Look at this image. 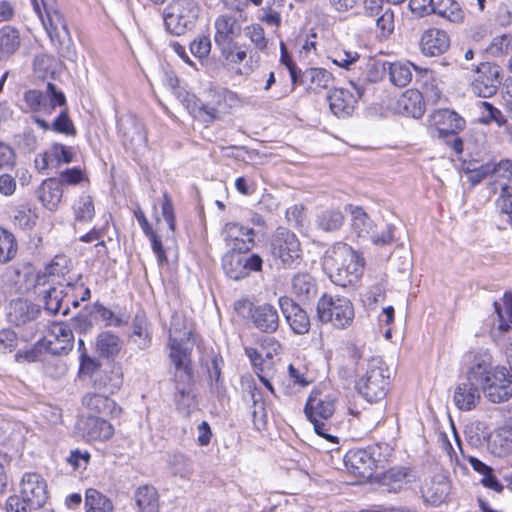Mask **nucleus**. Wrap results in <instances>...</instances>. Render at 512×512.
I'll return each instance as SVG.
<instances>
[{"mask_svg":"<svg viewBox=\"0 0 512 512\" xmlns=\"http://www.w3.org/2000/svg\"><path fill=\"white\" fill-rule=\"evenodd\" d=\"M470 377H476L480 389L492 403L506 402L512 397V375L506 367L494 366L489 353L475 355Z\"/></svg>","mask_w":512,"mask_h":512,"instance_id":"nucleus-1","label":"nucleus"},{"mask_svg":"<svg viewBox=\"0 0 512 512\" xmlns=\"http://www.w3.org/2000/svg\"><path fill=\"white\" fill-rule=\"evenodd\" d=\"M329 58L334 64L353 71L349 83L361 98L367 84L380 81L386 71V63L367 56H360L356 51L335 50Z\"/></svg>","mask_w":512,"mask_h":512,"instance_id":"nucleus-2","label":"nucleus"},{"mask_svg":"<svg viewBox=\"0 0 512 512\" xmlns=\"http://www.w3.org/2000/svg\"><path fill=\"white\" fill-rule=\"evenodd\" d=\"M323 266L332 282L346 287L360 278L364 260L352 247L339 242L327 250Z\"/></svg>","mask_w":512,"mask_h":512,"instance_id":"nucleus-3","label":"nucleus"},{"mask_svg":"<svg viewBox=\"0 0 512 512\" xmlns=\"http://www.w3.org/2000/svg\"><path fill=\"white\" fill-rule=\"evenodd\" d=\"M390 372L388 367L378 358L371 359L366 372L356 381L355 388L368 402L382 400L388 392Z\"/></svg>","mask_w":512,"mask_h":512,"instance_id":"nucleus-4","label":"nucleus"},{"mask_svg":"<svg viewBox=\"0 0 512 512\" xmlns=\"http://www.w3.org/2000/svg\"><path fill=\"white\" fill-rule=\"evenodd\" d=\"M317 318L322 323H330L337 329L349 327L355 317L354 307L349 298L323 294L317 302Z\"/></svg>","mask_w":512,"mask_h":512,"instance_id":"nucleus-5","label":"nucleus"},{"mask_svg":"<svg viewBox=\"0 0 512 512\" xmlns=\"http://www.w3.org/2000/svg\"><path fill=\"white\" fill-rule=\"evenodd\" d=\"M41 20L57 54L62 58L74 61L76 50L67 21L62 13L57 10H49L46 11L45 17H41Z\"/></svg>","mask_w":512,"mask_h":512,"instance_id":"nucleus-6","label":"nucleus"},{"mask_svg":"<svg viewBox=\"0 0 512 512\" xmlns=\"http://www.w3.org/2000/svg\"><path fill=\"white\" fill-rule=\"evenodd\" d=\"M200 12L195 0H173L165 9L164 23L167 31L180 36L190 30Z\"/></svg>","mask_w":512,"mask_h":512,"instance_id":"nucleus-7","label":"nucleus"},{"mask_svg":"<svg viewBox=\"0 0 512 512\" xmlns=\"http://www.w3.org/2000/svg\"><path fill=\"white\" fill-rule=\"evenodd\" d=\"M336 398L333 395L323 393L320 390L311 392L306 406L305 414L311 423L314 425L315 432L325 438L331 439L328 434V428L324 421L328 420L335 411Z\"/></svg>","mask_w":512,"mask_h":512,"instance_id":"nucleus-8","label":"nucleus"},{"mask_svg":"<svg viewBox=\"0 0 512 512\" xmlns=\"http://www.w3.org/2000/svg\"><path fill=\"white\" fill-rule=\"evenodd\" d=\"M24 112H43L51 115L56 107L66 106L64 93L55 84L48 82L46 92L37 89H30L24 93Z\"/></svg>","mask_w":512,"mask_h":512,"instance_id":"nucleus-9","label":"nucleus"},{"mask_svg":"<svg viewBox=\"0 0 512 512\" xmlns=\"http://www.w3.org/2000/svg\"><path fill=\"white\" fill-rule=\"evenodd\" d=\"M463 69L475 72L471 82L472 92L483 98H489L496 94L500 80V67L491 62H482L478 65L461 64Z\"/></svg>","mask_w":512,"mask_h":512,"instance_id":"nucleus-10","label":"nucleus"},{"mask_svg":"<svg viewBox=\"0 0 512 512\" xmlns=\"http://www.w3.org/2000/svg\"><path fill=\"white\" fill-rule=\"evenodd\" d=\"M352 216V229L358 237H368L375 245H387L393 241V227L385 225L377 231L376 224L368 214L359 206H348Z\"/></svg>","mask_w":512,"mask_h":512,"instance_id":"nucleus-11","label":"nucleus"},{"mask_svg":"<svg viewBox=\"0 0 512 512\" xmlns=\"http://www.w3.org/2000/svg\"><path fill=\"white\" fill-rule=\"evenodd\" d=\"M271 253L284 266L292 267L300 261V242L293 232L278 228L271 239Z\"/></svg>","mask_w":512,"mask_h":512,"instance_id":"nucleus-12","label":"nucleus"},{"mask_svg":"<svg viewBox=\"0 0 512 512\" xmlns=\"http://www.w3.org/2000/svg\"><path fill=\"white\" fill-rule=\"evenodd\" d=\"M243 252L230 251L222 259V266L226 275L233 280L243 279L253 271L262 269V258L258 254L245 256Z\"/></svg>","mask_w":512,"mask_h":512,"instance_id":"nucleus-13","label":"nucleus"},{"mask_svg":"<svg viewBox=\"0 0 512 512\" xmlns=\"http://www.w3.org/2000/svg\"><path fill=\"white\" fill-rule=\"evenodd\" d=\"M441 92L431 86L425 89L424 95L418 90H407L397 100V109L400 113L413 118H420L425 112L424 97L432 102L438 101Z\"/></svg>","mask_w":512,"mask_h":512,"instance_id":"nucleus-14","label":"nucleus"},{"mask_svg":"<svg viewBox=\"0 0 512 512\" xmlns=\"http://www.w3.org/2000/svg\"><path fill=\"white\" fill-rule=\"evenodd\" d=\"M222 236L226 245L231 250L247 252L255 244L254 238L256 233L252 228L245 227L236 222H230L224 226Z\"/></svg>","mask_w":512,"mask_h":512,"instance_id":"nucleus-15","label":"nucleus"},{"mask_svg":"<svg viewBox=\"0 0 512 512\" xmlns=\"http://www.w3.org/2000/svg\"><path fill=\"white\" fill-rule=\"evenodd\" d=\"M123 145L137 152L146 145V133L142 123L133 115L124 116L118 121Z\"/></svg>","mask_w":512,"mask_h":512,"instance_id":"nucleus-16","label":"nucleus"},{"mask_svg":"<svg viewBox=\"0 0 512 512\" xmlns=\"http://www.w3.org/2000/svg\"><path fill=\"white\" fill-rule=\"evenodd\" d=\"M20 486V494L34 510L43 507L48 498V492L46 482L39 474H24Z\"/></svg>","mask_w":512,"mask_h":512,"instance_id":"nucleus-17","label":"nucleus"},{"mask_svg":"<svg viewBox=\"0 0 512 512\" xmlns=\"http://www.w3.org/2000/svg\"><path fill=\"white\" fill-rule=\"evenodd\" d=\"M215 44L221 48L236 42V39L241 36L242 25L241 21L236 15L221 14L214 22Z\"/></svg>","mask_w":512,"mask_h":512,"instance_id":"nucleus-18","label":"nucleus"},{"mask_svg":"<svg viewBox=\"0 0 512 512\" xmlns=\"http://www.w3.org/2000/svg\"><path fill=\"white\" fill-rule=\"evenodd\" d=\"M430 127L438 138L453 136L465 127V120L449 109H439L430 116Z\"/></svg>","mask_w":512,"mask_h":512,"instance_id":"nucleus-19","label":"nucleus"},{"mask_svg":"<svg viewBox=\"0 0 512 512\" xmlns=\"http://www.w3.org/2000/svg\"><path fill=\"white\" fill-rule=\"evenodd\" d=\"M278 303L282 314L295 334L303 335L309 332L310 318L298 303L287 296L280 297Z\"/></svg>","mask_w":512,"mask_h":512,"instance_id":"nucleus-20","label":"nucleus"},{"mask_svg":"<svg viewBox=\"0 0 512 512\" xmlns=\"http://www.w3.org/2000/svg\"><path fill=\"white\" fill-rule=\"evenodd\" d=\"M476 382V377H470V368L466 373V378L457 384L454 390L453 402L456 407L462 411H470L479 404L481 395Z\"/></svg>","mask_w":512,"mask_h":512,"instance_id":"nucleus-21","label":"nucleus"},{"mask_svg":"<svg viewBox=\"0 0 512 512\" xmlns=\"http://www.w3.org/2000/svg\"><path fill=\"white\" fill-rule=\"evenodd\" d=\"M348 471L361 479H370L376 467V460L367 449L350 450L345 456Z\"/></svg>","mask_w":512,"mask_h":512,"instance_id":"nucleus-22","label":"nucleus"},{"mask_svg":"<svg viewBox=\"0 0 512 512\" xmlns=\"http://www.w3.org/2000/svg\"><path fill=\"white\" fill-rule=\"evenodd\" d=\"M175 401L179 409H187L193 404L192 367L174 370Z\"/></svg>","mask_w":512,"mask_h":512,"instance_id":"nucleus-23","label":"nucleus"},{"mask_svg":"<svg viewBox=\"0 0 512 512\" xmlns=\"http://www.w3.org/2000/svg\"><path fill=\"white\" fill-rule=\"evenodd\" d=\"M450 46L449 35L441 29L431 28L426 30L420 38L421 52L427 56L441 55Z\"/></svg>","mask_w":512,"mask_h":512,"instance_id":"nucleus-24","label":"nucleus"},{"mask_svg":"<svg viewBox=\"0 0 512 512\" xmlns=\"http://www.w3.org/2000/svg\"><path fill=\"white\" fill-rule=\"evenodd\" d=\"M52 339L47 340V350L53 355H66L72 349L74 336L71 328L64 323H56L51 328Z\"/></svg>","mask_w":512,"mask_h":512,"instance_id":"nucleus-25","label":"nucleus"},{"mask_svg":"<svg viewBox=\"0 0 512 512\" xmlns=\"http://www.w3.org/2000/svg\"><path fill=\"white\" fill-rule=\"evenodd\" d=\"M251 322L259 331L272 334L276 332L279 327L280 320L278 311L269 303L256 305L253 310Z\"/></svg>","mask_w":512,"mask_h":512,"instance_id":"nucleus-26","label":"nucleus"},{"mask_svg":"<svg viewBox=\"0 0 512 512\" xmlns=\"http://www.w3.org/2000/svg\"><path fill=\"white\" fill-rule=\"evenodd\" d=\"M198 116L205 122H212L227 113V104L222 94L209 91L206 100H198Z\"/></svg>","mask_w":512,"mask_h":512,"instance_id":"nucleus-27","label":"nucleus"},{"mask_svg":"<svg viewBox=\"0 0 512 512\" xmlns=\"http://www.w3.org/2000/svg\"><path fill=\"white\" fill-rule=\"evenodd\" d=\"M357 98L358 96H354L352 92L344 88L333 89L327 97L332 113L339 118L350 116L353 113Z\"/></svg>","mask_w":512,"mask_h":512,"instance_id":"nucleus-28","label":"nucleus"},{"mask_svg":"<svg viewBox=\"0 0 512 512\" xmlns=\"http://www.w3.org/2000/svg\"><path fill=\"white\" fill-rule=\"evenodd\" d=\"M39 313L40 308L38 305L18 298L10 302L8 320L12 324L20 326L35 320Z\"/></svg>","mask_w":512,"mask_h":512,"instance_id":"nucleus-29","label":"nucleus"},{"mask_svg":"<svg viewBox=\"0 0 512 512\" xmlns=\"http://www.w3.org/2000/svg\"><path fill=\"white\" fill-rule=\"evenodd\" d=\"M22 42L20 31L11 25L0 28V62L6 61L20 48Z\"/></svg>","mask_w":512,"mask_h":512,"instance_id":"nucleus-30","label":"nucleus"},{"mask_svg":"<svg viewBox=\"0 0 512 512\" xmlns=\"http://www.w3.org/2000/svg\"><path fill=\"white\" fill-rule=\"evenodd\" d=\"M421 493L427 503L435 506L439 505L449 493V483L444 477L432 478L424 482Z\"/></svg>","mask_w":512,"mask_h":512,"instance_id":"nucleus-31","label":"nucleus"},{"mask_svg":"<svg viewBox=\"0 0 512 512\" xmlns=\"http://www.w3.org/2000/svg\"><path fill=\"white\" fill-rule=\"evenodd\" d=\"M62 193L61 182L56 178H49L44 180L39 187L38 198L44 207L54 211L61 202Z\"/></svg>","mask_w":512,"mask_h":512,"instance_id":"nucleus-32","label":"nucleus"},{"mask_svg":"<svg viewBox=\"0 0 512 512\" xmlns=\"http://www.w3.org/2000/svg\"><path fill=\"white\" fill-rule=\"evenodd\" d=\"M82 403L87 409L94 413L116 415L120 412V408L117 407L114 400L100 393L86 394L82 399Z\"/></svg>","mask_w":512,"mask_h":512,"instance_id":"nucleus-33","label":"nucleus"},{"mask_svg":"<svg viewBox=\"0 0 512 512\" xmlns=\"http://www.w3.org/2000/svg\"><path fill=\"white\" fill-rule=\"evenodd\" d=\"M134 501L139 512H159V494L151 485L138 487L134 493Z\"/></svg>","mask_w":512,"mask_h":512,"instance_id":"nucleus-34","label":"nucleus"},{"mask_svg":"<svg viewBox=\"0 0 512 512\" xmlns=\"http://www.w3.org/2000/svg\"><path fill=\"white\" fill-rule=\"evenodd\" d=\"M292 290L299 301H309L317 295V284L308 273H297L292 279Z\"/></svg>","mask_w":512,"mask_h":512,"instance_id":"nucleus-35","label":"nucleus"},{"mask_svg":"<svg viewBox=\"0 0 512 512\" xmlns=\"http://www.w3.org/2000/svg\"><path fill=\"white\" fill-rule=\"evenodd\" d=\"M61 287L62 285H60V287L50 286L46 290L39 291V294H42L45 309L51 314L60 312L63 315L68 314L69 305L64 304L66 294H64V290Z\"/></svg>","mask_w":512,"mask_h":512,"instance_id":"nucleus-36","label":"nucleus"},{"mask_svg":"<svg viewBox=\"0 0 512 512\" xmlns=\"http://www.w3.org/2000/svg\"><path fill=\"white\" fill-rule=\"evenodd\" d=\"M380 486L387 492H399L409 483L407 470L391 468L379 476Z\"/></svg>","mask_w":512,"mask_h":512,"instance_id":"nucleus-37","label":"nucleus"},{"mask_svg":"<svg viewBox=\"0 0 512 512\" xmlns=\"http://www.w3.org/2000/svg\"><path fill=\"white\" fill-rule=\"evenodd\" d=\"M83 431L89 440H107L114 433L111 424L99 417H88L84 422Z\"/></svg>","mask_w":512,"mask_h":512,"instance_id":"nucleus-38","label":"nucleus"},{"mask_svg":"<svg viewBox=\"0 0 512 512\" xmlns=\"http://www.w3.org/2000/svg\"><path fill=\"white\" fill-rule=\"evenodd\" d=\"M389 80L397 87H405L412 80V68L416 67L410 62H385Z\"/></svg>","mask_w":512,"mask_h":512,"instance_id":"nucleus-39","label":"nucleus"},{"mask_svg":"<svg viewBox=\"0 0 512 512\" xmlns=\"http://www.w3.org/2000/svg\"><path fill=\"white\" fill-rule=\"evenodd\" d=\"M344 214L338 209H325L317 214L315 223L317 228L325 232L339 230L344 224Z\"/></svg>","mask_w":512,"mask_h":512,"instance_id":"nucleus-40","label":"nucleus"},{"mask_svg":"<svg viewBox=\"0 0 512 512\" xmlns=\"http://www.w3.org/2000/svg\"><path fill=\"white\" fill-rule=\"evenodd\" d=\"M169 347V357L174 366V370L191 367L190 352L184 346V342L180 343V339L173 337L169 342Z\"/></svg>","mask_w":512,"mask_h":512,"instance_id":"nucleus-41","label":"nucleus"},{"mask_svg":"<svg viewBox=\"0 0 512 512\" xmlns=\"http://www.w3.org/2000/svg\"><path fill=\"white\" fill-rule=\"evenodd\" d=\"M121 349V341L111 332H102L96 339V350L99 355L109 358L117 355Z\"/></svg>","mask_w":512,"mask_h":512,"instance_id":"nucleus-42","label":"nucleus"},{"mask_svg":"<svg viewBox=\"0 0 512 512\" xmlns=\"http://www.w3.org/2000/svg\"><path fill=\"white\" fill-rule=\"evenodd\" d=\"M87 512H113L114 506L110 499L95 489H88L85 495Z\"/></svg>","mask_w":512,"mask_h":512,"instance_id":"nucleus-43","label":"nucleus"},{"mask_svg":"<svg viewBox=\"0 0 512 512\" xmlns=\"http://www.w3.org/2000/svg\"><path fill=\"white\" fill-rule=\"evenodd\" d=\"M493 173L497 177V183L501 187V194L512 196V161H501L494 167Z\"/></svg>","mask_w":512,"mask_h":512,"instance_id":"nucleus-44","label":"nucleus"},{"mask_svg":"<svg viewBox=\"0 0 512 512\" xmlns=\"http://www.w3.org/2000/svg\"><path fill=\"white\" fill-rule=\"evenodd\" d=\"M17 253V243L13 234L0 227V264L11 261Z\"/></svg>","mask_w":512,"mask_h":512,"instance_id":"nucleus-45","label":"nucleus"},{"mask_svg":"<svg viewBox=\"0 0 512 512\" xmlns=\"http://www.w3.org/2000/svg\"><path fill=\"white\" fill-rule=\"evenodd\" d=\"M74 215L78 221L86 222L92 220L95 214L93 199L90 195H81L73 205Z\"/></svg>","mask_w":512,"mask_h":512,"instance_id":"nucleus-46","label":"nucleus"},{"mask_svg":"<svg viewBox=\"0 0 512 512\" xmlns=\"http://www.w3.org/2000/svg\"><path fill=\"white\" fill-rule=\"evenodd\" d=\"M56 65L54 57L47 54L38 55L33 62L34 73L37 78L45 80L49 76L53 77Z\"/></svg>","mask_w":512,"mask_h":512,"instance_id":"nucleus-47","label":"nucleus"},{"mask_svg":"<svg viewBox=\"0 0 512 512\" xmlns=\"http://www.w3.org/2000/svg\"><path fill=\"white\" fill-rule=\"evenodd\" d=\"M249 396L252 401V416L255 425H265L266 423V410L262 400L261 393L254 385L248 386Z\"/></svg>","mask_w":512,"mask_h":512,"instance_id":"nucleus-48","label":"nucleus"},{"mask_svg":"<svg viewBox=\"0 0 512 512\" xmlns=\"http://www.w3.org/2000/svg\"><path fill=\"white\" fill-rule=\"evenodd\" d=\"M305 78L310 81L315 87H311L313 90L316 88H326L332 81V73L323 68H311L305 72Z\"/></svg>","mask_w":512,"mask_h":512,"instance_id":"nucleus-49","label":"nucleus"},{"mask_svg":"<svg viewBox=\"0 0 512 512\" xmlns=\"http://www.w3.org/2000/svg\"><path fill=\"white\" fill-rule=\"evenodd\" d=\"M493 444L497 447L499 456L512 454V429L503 428L495 436Z\"/></svg>","mask_w":512,"mask_h":512,"instance_id":"nucleus-50","label":"nucleus"},{"mask_svg":"<svg viewBox=\"0 0 512 512\" xmlns=\"http://www.w3.org/2000/svg\"><path fill=\"white\" fill-rule=\"evenodd\" d=\"M245 34L257 50L263 52L267 49L268 39L266 38L264 29L261 25L252 24L246 27Z\"/></svg>","mask_w":512,"mask_h":512,"instance_id":"nucleus-51","label":"nucleus"},{"mask_svg":"<svg viewBox=\"0 0 512 512\" xmlns=\"http://www.w3.org/2000/svg\"><path fill=\"white\" fill-rule=\"evenodd\" d=\"M51 128L53 131H55L57 133H62V134L70 135V136L76 135L75 126H74L73 122L71 121V119L68 115V110L66 108H64L59 113L57 118L51 124Z\"/></svg>","mask_w":512,"mask_h":512,"instance_id":"nucleus-52","label":"nucleus"},{"mask_svg":"<svg viewBox=\"0 0 512 512\" xmlns=\"http://www.w3.org/2000/svg\"><path fill=\"white\" fill-rule=\"evenodd\" d=\"M503 301L505 314L507 315V320L504 318L501 307L497 302L494 303V307L499 318V329L502 331H508V329L510 328L509 323L512 324V293L506 292L504 294Z\"/></svg>","mask_w":512,"mask_h":512,"instance_id":"nucleus-53","label":"nucleus"},{"mask_svg":"<svg viewBox=\"0 0 512 512\" xmlns=\"http://www.w3.org/2000/svg\"><path fill=\"white\" fill-rule=\"evenodd\" d=\"M376 26L382 37H388L394 30V13L389 6L376 16Z\"/></svg>","mask_w":512,"mask_h":512,"instance_id":"nucleus-54","label":"nucleus"},{"mask_svg":"<svg viewBox=\"0 0 512 512\" xmlns=\"http://www.w3.org/2000/svg\"><path fill=\"white\" fill-rule=\"evenodd\" d=\"M220 51L222 57L228 64H240L247 57L246 51L242 49L237 42L227 45L225 48H221Z\"/></svg>","mask_w":512,"mask_h":512,"instance_id":"nucleus-55","label":"nucleus"},{"mask_svg":"<svg viewBox=\"0 0 512 512\" xmlns=\"http://www.w3.org/2000/svg\"><path fill=\"white\" fill-rule=\"evenodd\" d=\"M488 51L493 56L507 54L512 51V35L504 34L493 38Z\"/></svg>","mask_w":512,"mask_h":512,"instance_id":"nucleus-56","label":"nucleus"},{"mask_svg":"<svg viewBox=\"0 0 512 512\" xmlns=\"http://www.w3.org/2000/svg\"><path fill=\"white\" fill-rule=\"evenodd\" d=\"M18 345L17 334L8 328L0 330V352H12Z\"/></svg>","mask_w":512,"mask_h":512,"instance_id":"nucleus-57","label":"nucleus"},{"mask_svg":"<svg viewBox=\"0 0 512 512\" xmlns=\"http://www.w3.org/2000/svg\"><path fill=\"white\" fill-rule=\"evenodd\" d=\"M5 508L6 512H29L34 510L21 494L10 496L6 501Z\"/></svg>","mask_w":512,"mask_h":512,"instance_id":"nucleus-58","label":"nucleus"},{"mask_svg":"<svg viewBox=\"0 0 512 512\" xmlns=\"http://www.w3.org/2000/svg\"><path fill=\"white\" fill-rule=\"evenodd\" d=\"M191 332L185 327H181V316L175 314L172 317L171 325L169 328V342L171 338L177 337L180 339V343L184 342L185 339H189Z\"/></svg>","mask_w":512,"mask_h":512,"instance_id":"nucleus-59","label":"nucleus"},{"mask_svg":"<svg viewBox=\"0 0 512 512\" xmlns=\"http://www.w3.org/2000/svg\"><path fill=\"white\" fill-rule=\"evenodd\" d=\"M67 263L68 260L65 256H56L46 267V274L49 277L64 276L68 272Z\"/></svg>","mask_w":512,"mask_h":512,"instance_id":"nucleus-60","label":"nucleus"},{"mask_svg":"<svg viewBox=\"0 0 512 512\" xmlns=\"http://www.w3.org/2000/svg\"><path fill=\"white\" fill-rule=\"evenodd\" d=\"M211 50V41L208 37L202 36L190 44V51L191 53L198 57V58H204L206 57Z\"/></svg>","mask_w":512,"mask_h":512,"instance_id":"nucleus-61","label":"nucleus"},{"mask_svg":"<svg viewBox=\"0 0 512 512\" xmlns=\"http://www.w3.org/2000/svg\"><path fill=\"white\" fill-rule=\"evenodd\" d=\"M94 312L102 321L106 323V325L120 326L122 324L120 317L116 316L113 311L101 304H95Z\"/></svg>","mask_w":512,"mask_h":512,"instance_id":"nucleus-62","label":"nucleus"},{"mask_svg":"<svg viewBox=\"0 0 512 512\" xmlns=\"http://www.w3.org/2000/svg\"><path fill=\"white\" fill-rule=\"evenodd\" d=\"M37 146L38 139L31 129L25 130L22 135L19 136L18 147L24 152H34Z\"/></svg>","mask_w":512,"mask_h":512,"instance_id":"nucleus-63","label":"nucleus"},{"mask_svg":"<svg viewBox=\"0 0 512 512\" xmlns=\"http://www.w3.org/2000/svg\"><path fill=\"white\" fill-rule=\"evenodd\" d=\"M497 206L500 211V215L503 220L512 225V196L507 194H501L497 201Z\"/></svg>","mask_w":512,"mask_h":512,"instance_id":"nucleus-64","label":"nucleus"}]
</instances>
